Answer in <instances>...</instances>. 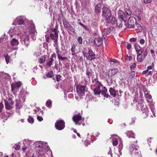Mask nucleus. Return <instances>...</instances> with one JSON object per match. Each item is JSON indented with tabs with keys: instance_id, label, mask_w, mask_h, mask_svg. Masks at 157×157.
Wrapping results in <instances>:
<instances>
[{
	"instance_id": "nucleus-55",
	"label": "nucleus",
	"mask_w": 157,
	"mask_h": 157,
	"mask_svg": "<svg viewBox=\"0 0 157 157\" xmlns=\"http://www.w3.org/2000/svg\"><path fill=\"white\" fill-rule=\"evenodd\" d=\"M137 40V38H136L133 37L130 39L129 41L131 42H135Z\"/></svg>"
},
{
	"instance_id": "nucleus-54",
	"label": "nucleus",
	"mask_w": 157,
	"mask_h": 157,
	"mask_svg": "<svg viewBox=\"0 0 157 157\" xmlns=\"http://www.w3.org/2000/svg\"><path fill=\"white\" fill-rule=\"evenodd\" d=\"M58 58L59 60H64L66 59L67 58L65 57H63L61 56V55L58 56Z\"/></svg>"
},
{
	"instance_id": "nucleus-22",
	"label": "nucleus",
	"mask_w": 157,
	"mask_h": 157,
	"mask_svg": "<svg viewBox=\"0 0 157 157\" xmlns=\"http://www.w3.org/2000/svg\"><path fill=\"white\" fill-rule=\"evenodd\" d=\"M15 26L13 28H11L8 33L10 36H12L13 34L16 33L17 30H19L18 29H15Z\"/></svg>"
},
{
	"instance_id": "nucleus-27",
	"label": "nucleus",
	"mask_w": 157,
	"mask_h": 157,
	"mask_svg": "<svg viewBox=\"0 0 157 157\" xmlns=\"http://www.w3.org/2000/svg\"><path fill=\"white\" fill-rule=\"evenodd\" d=\"M106 20L107 22L111 23L113 24H115L116 23V19L114 17H112L111 16Z\"/></svg>"
},
{
	"instance_id": "nucleus-3",
	"label": "nucleus",
	"mask_w": 157,
	"mask_h": 157,
	"mask_svg": "<svg viewBox=\"0 0 157 157\" xmlns=\"http://www.w3.org/2000/svg\"><path fill=\"white\" fill-rule=\"evenodd\" d=\"M35 145L36 154L39 157L44 155V153L47 150L48 151L49 149V147L47 145V143L44 142H36Z\"/></svg>"
},
{
	"instance_id": "nucleus-35",
	"label": "nucleus",
	"mask_w": 157,
	"mask_h": 157,
	"mask_svg": "<svg viewBox=\"0 0 157 157\" xmlns=\"http://www.w3.org/2000/svg\"><path fill=\"white\" fill-rule=\"evenodd\" d=\"M46 57V56H44L43 57H41L39 59V62L40 63H43L45 61Z\"/></svg>"
},
{
	"instance_id": "nucleus-13",
	"label": "nucleus",
	"mask_w": 157,
	"mask_h": 157,
	"mask_svg": "<svg viewBox=\"0 0 157 157\" xmlns=\"http://www.w3.org/2000/svg\"><path fill=\"white\" fill-rule=\"evenodd\" d=\"M65 122L63 120H59L56 121L55 124L56 128L59 130L63 129L65 127Z\"/></svg>"
},
{
	"instance_id": "nucleus-62",
	"label": "nucleus",
	"mask_w": 157,
	"mask_h": 157,
	"mask_svg": "<svg viewBox=\"0 0 157 157\" xmlns=\"http://www.w3.org/2000/svg\"><path fill=\"white\" fill-rule=\"evenodd\" d=\"M107 29H108V30L109 31L110 33L113 31V30L114 29V28L113 27H111L107 28Z\"/></svg>"
},
{
	"instance_id": "nucleus-26",
	"label": "nucleus",
	"mask_w": 157,
	"mask_h": 157,
	"mask_svg": "<svg viewBox=\"0 0 157 157\" xmlns=\"http://www.w3.org/2000/svg\"><path fill=\"white\" fill-rule=\"evenodd\" d=\"M136 30L138 33L141 32L142 30L143 27L141 25L139 24L136 23ZM134 28H135V27Z\"/></svg>"
},
{
	"instance_id": "nucleus-32",
	"label": "nucleus",
	"mask_w": 157,
	"mask_h": 157,
	"mask_svg": "<svg viewBox=\"0 0 157 157\" xmlns=\"http://www.w3.org/2000/svg\"><path fill=\"white\" fill-rule=\"evenodd\" d=\"M126 134L129 138H135L134 133L132 131H129L126 132Z\"/></svg>"
},
{
	"instance_id": "nucleus-46",
	"label": "nucleus",
	"mask_w": 157,
	"mask_h": 157,
	"mask_svg": "<svg viewBox=\"0 0 157 157\" xmlns=\"http://www.w3.org/2000/svg\"><path fill=\"white\" fill-rule=\"evenodd\" d=\"M39 51L38 50L35 52L34 54L36 56H38L42 54L41 52H39Z\"/></svg>"
},
{
	"instance_id": "nucleus-45",
	"label": "nucleus",
	"mask_w": 157,
	"mask_h": 157,
	"mask_svg": "<svg viewBox=\"0 0 157 157\" xmlns=\"http://www.w3.org/2000/svg\"><path fill=\"white\" fill-rule=\"evenodd\" d=\"M52 105V101L49 100H48L46 102V105L48 107H50Z\"/></svg>"
},
{
	"instance_id": "nucleus-49",
	"label": "nucleus",
	"mask_w": 157,
	"mask_h": 157,
	"mask_svg": "<svg viewBox=\"0 0 157 157\" xmlns=\"http://www.w3.org/2000/svg\"><path fill=\"white\" fill-rule=\"evenodd\" d=\"M78 41L79 44H82V37H78Z\"/></svg>"
},
{
	"instance_id": "nucleus-12",
	"label": "nucleus",
	"mask_w": 157,
	"mask_h": 157,
	"mask_svg": "<svg viewBox=\"0 0 157 157\" xmlns=\"http://www.w3.org/2000/svg\"><path fill=\"white\" fill-rule=\"evenodd\" d=\"M140 110L143 112V116L146 117L148 115L149 111L147 105L141 103L140 106Z\"/></svg>"
},
{
	"instance_id": "nucleus-51",
	"label": "nucleus",
	"mask_w": 157,
	"mask_h": 157,
	"mask_svg": "<svg viewBox=\"0 0 157 157\" xmlns=\"http://www.w3.org/2000/svg\"><path fill=\"white\" fill-rule=\"evenodd\" d=\"M145 96L146 98H147L149 99H151L152 98L151 95L149 93L147 94H146L145 95Z\"/></svg>"
},
{
	"instance_id": "nucleus-50",
	"label": "nucleus",
	"mask_w": 157,
	"mask_h": 157,
	"mask_svg": "<svg viewBox=\"0 0 157 157\" xmlns=\"http://www.w3.org/2000/svg\"><path fill=\"white\" fill-rule=\"evenodd\" d=\"M109 61L111 64H113L112 63H117V60L114 59H110Z\"/></svg>"
},
{
	"instance_id": "nucleus-58",
	"label": "nucleus",
	"mask_w": 157,
	"mask_h": 157,
	"mask_svg": "<svg viewBox=\"0 0 157 157\" xmlns=\"http://www.w3.org/2000/svg\"><path fill=\"white\" fill-rule=\"evenodd\" d=\"M79 24L82 26L83 28H84L85 29H87V26L84 25V24H82L81 23H79Z\"/></svg>"
},
{
	"instance_id": "nucleus-43",
	"label": "nucleus",
	"mask_w": 157,
	"mask_h": 157,
	"mask_svg": "<svg viewBox=\"0 0 157 157\" xmlns=\"http://www.w3.org/2000/svg\"><path fill=\"white\" fill-rule=\"evenodd\" d=\"M7 38V36L5 35H2L0 38V41H3V40H5Z\"/></svg>"
},
{
	"instance_id": "nucleus-25",
	"label": "nucleus",
	"mask_w": 157,
	"mask_h": 157,
	"mask_svg": "<svg viewBox=\"0 0 157 157\" xmlns=\"http://www.w3.org/2000/svg\"><path fill=\"white\" fill-rule=\"evenodd\" d=\"M135 151L133 152L132 156L135 157H141L140 151L138 149H136Z\"/></svg>"
},
{
	"instance_id": "nucleus-28",
	"label": "nucleus",
	"mask_w": 157,
	"mask_h": 157,
	"mask_svg": "<svg viewBox=\"0 0 157 157\" xmlns=\"http://www.w3.org/2000/svg\"><path fill=\"white\" fill-rule=\"evenodd\" d=\"M95 55L94 54H86V55H85V56L88 59L90 60H91L93 59H94L95 58Z\"/></svg>"
},
{
	"instance_id": "nucleus-10",
	"label": "nucleus",
	"mask_w": 157,
	"mask_h": 157,
	"mask_svg": "<svg viewBox=\"0 0 157 157\" xmlns=\"http://www.w3.org/2000/svg\"><path fill=\"white\" fill-rule=\"evenodd\" d=\"M62 22L64 25V27L68 29V31H69L72 33H74L75 32V29L65 19H62Z\"/></svg>"
},
{
	"instance_id": "nucleus-17",
	"label": "nucleus",
	"mask_w": 157,
	"mask_h": 157,
	"mask_svg": "<svg viewBox=\"0 0 157 157\" xmlns=\"http://www.w3.org/2000/svg\"><path fill=\"white\" fill-rule=\"evenodd\" d=\"M136 20L135 18L133 17H130L128 20V28H134L135 25V23H136L135 22Z\"/></svg>"
},
{
	"instance_id": "nucleus-14",
	"label": "nucleus",
	"mask_w": 157,
	"mask_h": 157,
	"mask_svg": "<svg viewBox=\"0 0 157 157\" xmlns=\"http://www.w3.org/2000/svg\"><path fill=\"white\" fill-rule=\"evenodd\" d=\"M5 107L6 109L9 110L13 107L14 102L12 98H9L8 100H5Z\"/></svg>"
},
{
	"instance_id": "nucleus-30",
	"label": "nucleus",
	"mask_w": 157,
	"mask_h": 157,
	"mask_svg": "<svg viewBox=\"0 0 157 157\" xmlns=\"http://www.w3.org/2000/svg\"><path fill=\"white\" fill-rule=\"evenodd\" d=\"M10 43L13 46H17L18 45L19 42L17 40L13 38L11 40Z\"/></svg>"
},
{
	"instance_id": "nucleus-31",
	"label": "nucleus",
	"mask_w": 157,
	"mask_h": 157,
	"mask_svg": "<svg viewBox=\"0 0 157 157\" xmlns=\"http://www.w3.org/2000/svg\"><path fill=\"white\" fill-rule=\"evenodd\" d=\"M76 47V45L73 44L71 45V49L72 55L73 56H74L75 53V48Z\"/></svg>"
},
{
	"instance_id": "nucleus-33",
	"label": "nucleus",
	"mask_w": 157,
	"mask_h": 157,
	"mask_svg": "<svg viewBox=\"0 0 157 157\" xmlns=\"http://www.w3.org/2000/svg\"><path fill=\"white\" fill-rule=\"evenodd\" d=\"M109 31L107 29H104L102 32V36H104L108 35L110 33Z\"/></svg>"
},
{
	"instance_id": "nucleus-41",
	"label": "nucleus",
	"mask_w": 157,
	"mask_h": 157,
	"mask_svg": "<svg viewBox=\"0 0 157 157\" xmlns=\"http://www.w3.org/2000/svg\"><path fill=\"white\" fill-rule=\"evenodd\" d=\"M4 57H5V58L6 61V63L7 64H8L9 63L10 59V56L7 55H4Z\"/></svg>"
},
{
	"instance_id": "nucleus-19",
	"label": "nucleus",
	"mask_w": 157,
	"mask_h": 157,
	"mask_svg": "<svg viewBox=\"0 0 157 157\" xmlns=\"http://www.w3.org/2000/svg\"><path fill=\"white\" fill-rule=\"evenodd\" d=\"M113 75L108 71L106 75V81L109 85L110 84H111L113 82Z\"/></svg>"
},
{
	"instance_id": "nucleus-4",
	"label": "nucleus",
	"mask_w": 157,
	"mask_h": 157,
	"mask_svg": "<svg viewBox=\"0 0 157 157\" xmlns=\"http://www.w3.org/2000/svg\"><path fill=\"white\" fill-rule=\"evenodd\" d=\"M118 18L116 21L117 25L120 28L125 27L126 26V16L124 12L122 10H119L118 11Z\"/></svg>"
},
{
	"instance_id": "nucleus-6",
	"label": "nucleus",
	"mask_w": 157,
	"mask_h": 157,
	"mask_svg": "<svg viewBox=\"0 0 157 157\" xmlns=\"http://www.w3.org/2000/svg\"><path fill=\"white\" fill-rule=\"evenodd\" d=\"M50 38L54 40L55 44L54 45H57V40L58 37V28L56 26L55 28L50 29L48 31Z\"/></svg>"
},
{
	"instance_id": "nucleus-61",
	"label": "nucleus",
	"mask_w": 157,
	"mask_h": 157,
	"mask_svg": "<svg viewBox=\"0 0 157 157\" xmlns=\"http://www.w3.org/2000/svg\"><path fill=\"white\" fill-rule=\"evenodd\" d=\"M132 47V45L131 44H127L126 46V48L128 49H130Z\"/></svg>"
},
{
	"instance_id": "nucleus-11",
	"label": "nucleus",
	"mask_w": 157,
	"mask_h": 157,
	"mask_svg": "<svg viewBox=\"0 0 157 157\" xmlns=\"http://www.w3.org/2000/svg\"><path fill=\"white\" fill-rule=\"evenodd\" d=\"M102 15L105 18L106 20L111 17V13L110 10L106 7H104L102 9Z\"/></svg>"
},
{
	"instance_id": "nucleus-37",
	"label": "nucleus",
	"mask_w": 157,
	"mask_h": 157,
	"mask_svg": "<svg viewBox=\"0 0 157 157\" xmlns=\"http://www.w3.org/2000/svg\"><path fill=\"white\" fill-rule=\"evenodd\" d=\"M28 122L31 124H33L34 123V119L31 116H29L28 119Z\"/></svg>"
},
{
	"instance_id": "nucleus-39",
	"label": "nucleus",
	"mask_w": 157,
	"mask_h": 157,
	"mask_svg": "<svg viewBox=\"0 0 157 157\" xmlns=\"http://www.w3.org/2000/svg\"><path fill=\"white\" fill-rule=\"evenodd\" d=\"M46 76L48 78H52L53 76L52 72H49L46 75Z\"/></svg>"
},
{
	"instance_id": "nucleus-2",
	"label": "nucleus",
	"mask_w": 157,
	"mask_h": 157,
	"mask_svg": "<svg viewBox=\"0 0 157 157\" xmlns=\"http://www.w3.org/2000/svg\"><path fill=\"white\" fill-rule=\"evenodd\" d=\"M94 83V92L95 95H99L101 93L105 97L108 98L109 96L106 93L107 90L105 87L104 86L101 82L95 80L93 81Z\"/></svg>"
},
{
	"instance_id": "nucleus-57",
	"label": "nucleus",
	"mask_w": 157,
	"mask_h": 157,
	"mask_svg": "<svg viewBox=\"0 0 157 157\" xmlns=\"http://www.w3.org/2000/svg\"><path fill=\"white\" fill-rule=\"evenodd\" d=\"M139 42L141 44H143L145 43V40L143 39H141L140 40Z\"/></svg>"
},
{
	"instance_id": "nucleus-23",
	"label": "nucleus",
	"mask_w": 157,
	"mask_h": 157,
	"mask_svg": "<svg viewBox=\"0 0 157 157\" xmlns=\"http://www.w3.org/2000/svg\"><path fill=\"white\" fill-rule=\"evenodd\" d=\"M109 91L111 95L113 96V97H115L118 94V90H115L114 88H110Z\"/></svg>"
},
{
	"instance_id": "nucleus-38",
	"label": "nucleus",
	"mask_w": 157,
	"mask_h": 157,
	"mask_svg": "<svg viewBox=\"0 0 157 157\" xmlns=\"http://www.w3.org/2000/svg\"><path fill=\"white\" fill-rule=\"evenodd\" d=\"M56 53L57 54V57L61 55V52L59 51L57 45H56Z\"/></svg>"
},
{
	"instance_id": "nucleus-34",
	"label": "nucleus",
	"mask_w": 157,
	"mask_h": 157,
	"mask_svg": "<svg viewBox=\"0 0 157 157\" xmlns=\"http://www.w3.org/2000/svg\"><path fill=\"white\" fill-rule=\"evenodd\" d=\"M0 117L6 120L7 118V116L6 115V113L4 112H2L0 113Z\"/></svg>"
},
{
	"instance_id": "nucleus-21",
	"label": "nucleus",
	"mask_w": 157,
	"mask_h": 157,
	"mask_svg": "<svg viewBox=\"0 0 157 157\" xmlns=\"http://www.w3.org/2000/svg\"><path fill=\"white\" fill-rule=\"evenodd\" d=\"M102 3H99L96 5L95 6V13L96 14H98L101 12Z\"/></svg>"
},
{
	"instance_id": "nucleus-36",
	"label": "nucleus",
	"mask_w": 157,
	"mask_h": 157,
	"mask_svg": "<svg viewBox=\"0 0 157 157\" xmlns=\"http://www.w3.org/2000/svg\"><path fill=\"white\" fill-rule=\"evenodd\" d=\"M135 75V72L134 71H132L129 74V78L130 79H132L133 77H134Z\"/></svg>"
},
{
	"instance_id": "nucleus-56",
	"label": "nucleus",
	"mask_w": 157,
	"mask_h": 157,
	"mask_svg": "<svg viewBox=\"0 0 157 157\" xmlns=\"http://www.w3.org/2000/svg\"><path fill=\"white\" fill-rule=\"evenodd\" d=\"M136 15H140L142 14V12L140 10L137 9L136 11Z\"/></svg>"
},
{
	"instance_id": "nucleus-7",
	"label": "nucleus",
	"mask_w": 157,
	"mask_h": 157,
	"mask_svg": "<svg viewBox=\"0 0 157 157\" xmlns=\"http://www.w3.org/2000/svg\"><path fill=\"white\" fill-rule=\"evenodd\" d=\"M72 119L76 125H80L82 124L83 125H84V118H82L81 116L79 114L74 115L72 118Z\"/></svg>"
},
{
	"instance_id": "nucleus-52",
	"label": "nucleus",
	"mask_w": 157,
	"mask_h": 157,
	"mask_svg": "<svg viewBox=\"0 0 157 157\" xmlns=\"http://www.w3.org/2000/svg\"><path fill=\"white\" fill-rule=\"evenodd\" d=\"M136 64L135 63H133L130 67L131 70H133L134 69V68L136 67Z\"/></svg>"
},
{
	"instance_id": "nucleus-15",
	"label": "nucleus",
	"mask_w": 157,
	"mask_h": 157,
	"mask_svg": "<svg viewBox=\"0 0 157 157\" xmlns=\"http://www.w3.org/2000/svg\"><path fill=\"white\" fill-rule=\"evenodd\" d=\"M21 85V83L20 82H15L11 85V90L14 93L18 91V88L20 87Z\"/></svg>"
},
{
	"instance_id": "nucleus-47",
	"label": "nucleus",
	"mask_w": 157,
	"mask_h": 157,
	"mask_svg": "<svg viewBox=\"0 0 157 157\" xmlns=\"http://www.w3.org/2000/svg\"><path fill=\"white\" fill-rule=\"evenodd\" d=\"M126 13L128 16L131 15L132 13L131 11L128 9L126 10Z\"/></svg>"
},
{
	"instance_id": "nucleus-42",
	"label": "nucleus",
	"mask_w": 157,
	"mask_h": 157,
	"mask_svg": "<svg viewBox=\"0 0 157 157\" xmlns=\"http://www.w3.org/2000/svg\"><path fill=\"white\" fill-rule=\"evenodd\" d=\"M123 148V144L120 143L118 146V151L120 154V155H121V150H122Z\"/></svg>"
},
{
	"instance_id": "nucleus-24",
	"label": "nucleus",
	"mask_w": 157,
	"mask_h": 157,
	"mask_svg": "<svg viewBox=\"0 0 157 157\" xmlns=\"http://www.w3.org/2000/svg\"><path fill=\"white\" fill-rule=\"evenodd\" d=\"M56 57V56L54 54H53L51 56V57L48 59V60L47 62V64L48 66H50L52 64V63L54 61V60L53 59V57Z\"/></svg>"
},
{
	"instance_id": "nucleus-60",
	"label": "nucleus",
	"mask_w": 157,
	"mask_h": 157,
	"mask_svg": "<svg viewBox=\"0 0 157 157\" xmlns=\"http://www.w3.org/2000/svg\"><path fill=\"white\" fill-rule=\"evenodd\" d=\"M144 2L146 4L150 3L151 2V0H143Z\"/></svg>"
},
{
	"instance_id": "nucleus-5",
	"label": "nucleus",
	"mask_w": 157,
	"mask_h": 157,
	"mask_svg": "<svg viewBox=\"0 0 157 157\" xmlns=\"http://www.w3.org/2000/svg\"><path fill=\"white\" fill-rule=\"evenodd\" d=\"M135 47L137 53V60L139 62H142L147 55V51L146 50L144 51L137 44H135Z\"/></svg>"
},
{
	"instance_id": "nucleus-48",
	"label": "nucleus",
	"mask_w": 157,
	"mask_h": 157,
	"mask_svg": "<svg viewBox=\"0 0 157 157\" xmlns=\"http://www.w3.org/2000/svg\"><path fill=\"white\" fill-rule=\"evenodd\" d=\"M61 75H57L56 76V81L57 82H59V81L61 80Z\"/></svg>"
},
{
	"instance_id": "nucleus-44",
	"label": "nucleus",
	"mask_w": 157,
	"mask_h": 157,
	"mask_svg": "<svg viewBox=\"0 0 157 157\" xmlns=\"http://www.w3.org/2000/svg\"><path fill=\"white\" fill-rule=\"evenodd\" d=\"M86 75H87L88 77L91 74V70L90 69H87L86 71Z\"/></svg>"
},
{
	"instance_id": "nucleus-29",
	"label": "nucleus",
	"mask_w": 157,
	"mask_h": 157,
	"mask_svg": "<svg viewBox=\"0 0 157 157\" xmlns=\"http://www.w3.org/2000/svg\"><path fill=\"white\" fill-rule=\"evenodd\" d=\"M119 71L118 69L117 68L110 69L109 70V72L110 73L113 75H115Z\"/></svg>"
},
{
	"instance_id": "nucleus-16",
	"label": "nucleus",
	"mask_w": 157,
	"mask_h": 157,
	"mask_svg": "<svg viewBox=\"0 0 157 157\" xmlns=\"http://www.w3.org/2000/svg\"><path fill=\"white\" fill-rule=\"evenodd\" d=\"M26 93L24 91H21L19 95V100L21 103H22L25 101V96Z\"/></svg>"
},
{
	"instance_id": "nucleus-20",
	"label": "nucleus",
	"mask_w": 157,
	"mask_h": 157,
	"mask_svg": "<svg viewBox=\"0 0 157 157\" xmlns=\"http://www.w3.org/2000/svg\"><path fill=\"white\" fill-rule=\"evenodd\" d=\"M136 149H138L136 146L133 144H131L129 148V150L131 154L132 155L133 152L135 151Z\"/></svg>"
},
{
	"instance_id": "nucleus-9",
	"label": "nucleus",
	"mask_w": 157,
	"mask_h": 157,
	"mask_svg": "<svg viewBox=\"0 0 157 157\" xmlns=\"http://www.w3.org/2000/svg\"><path fill=\"white\" fill-rule=\"evenodd\" d=\"M86 86L78 85L76 87V92L78 93L80 97L84 95Z\"/></svg>"
},
{
	"instance_id": "nucleus-18",
	"label": "nucleus",
	"mask_w": 157,
	"mask_h": 157,
	"mask_svg": "<svg viewBox=\"0 0 157 157\" xmlns=\"http://www.w3.org/2000/svg\"><path fill=\"white\" fill-rule=\"evenodd\" d=\"M102 40L100 37H97L94 39V43L95 46L98 47L102 44Z\"/></svg>"
},
{
	"instance_id": "nucleus-1",
	"label": "nucleus",
	"mask_w": 157,
	"mask_h": 157,
	"mask_svg": "<svg viewBox=\"0 0 157 157\" xmlns=\"http://www.w3.org/2000/svg\"><path fill=\"white\" fill-rule=\"evenodd\" d=\"M13 24L15 26V29H18L19 31H23L25 28V31L27 33L26 34L28 35L31 33L33 38H35L37 32L32 21L29 20L25 17L21 16L15 19Z\"/></svg>"
},
{
	"instance_id": "nucleus-53",
	"label": "nucleus",
	"mask_w": 157,
	"mask_h": 157,
	"mask_svg": "<svg viewBox=\"0 0 157 157\" xmlns=\"http://www.w3.org/2000/svg\"><path fill=\"white\" fill-rule=\"evenodd\" d=\"M125 58L126 59L128 60H131L132 59V57L130 56H128L127 55H126Z\"/></svg>"
},
{
	"instance_id": "nucleus-8",
	"label": "nucleus",
	"mask_w": 157,
	"mask_h": 157,
	"mask_svg": "<svg viewBox=\"0 0 157 157\" xmlns=\"http://www.w3.org/2000/svg\"><path fill=\"white\" fill-rule=\"evenodd\" d=\"M26 33H27L26 32V31H25V33L26 36L25 37H24L22 38L21 39V42L23 45H25L27 47L29 44H30V41L29 40V35H30L31 37L33 40H35L36 38V37H35V39H33L31 36L32 34L31 33H30L28 35L26 34Z\"/></svg>"
},
{
	"instance_id": "nucleus-40",
	"label": "nucleus",
	"mask_w": 157,
	"mask_h": 157,
	"mask_svg": "<svg viewBox=\"0 0 157 157\" xmlns=\"http://www.w3.org/2000/svg\"><path fill=\"white\" fill-rule=\"evenodd\" d=\"M118 140L117 138H114L113 141V146H116L118 144Z\"/></svg>"
},
{
	"instance_id": "nucleus-59",
	"label": "nucleus",
	"mask_w": 157,
	"mask_h": 157,
	"mask_svg": "<svg viewBox=\"0 0 157 157\" xmlns=\"http://www.w3.org/2000/svg\"><path fill=\"white\" fill-rule=\"evenodd\" d=\"M3 108V105L2 103H0V113L2 112V110Z\"/></svg>"
},
{
	"instance_id": "nucleus-64",
	"label": "nucleus",
	"mask_w": 157,
	"mask_h": 157,
	"mask_svg": "<svg viewBox=\"0 0 157 157\" xmlns=\"http://www.w3.org/2000/svg\"><path fill=\"white\" fill-rule=\"evenodd\" d=\"M143 90L144 92V95H145L146 94H148V91L146 88L144 89Z\"/></svg>"
},
{
	"instance_id": "nucleus-63",
	"label": "nucleus",
	"mask_w": 157,
	"mask_h": 157,
	"mask_svg": "<svg viewBox=\"0 0 157 157\" xmlns=\"http://www.w3.org/2000/svg\"><path fill=\"white\" fill-rule=\"evenodd\" d=\"M37 119L39 121H41L43 120V118L41 117L37 116Z\"/></svg>"
}]
</instances>
